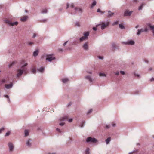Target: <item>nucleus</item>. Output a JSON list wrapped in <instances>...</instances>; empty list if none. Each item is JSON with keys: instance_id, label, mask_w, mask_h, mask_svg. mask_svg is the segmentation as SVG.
<instances>
[{"instance_id": "obj_9", "label": "nucleus", "mask_w": 154, "mask_h": 154, "mask_svg": "<svg viewBox=\"0 0 154 154\" xmlns=\"http://www.w3.org/2000/svg\"><path fill=\"white\" fill-rule=\"evenodd\" d=\"M132 12V11H129L128 10H126L125 12L124 15L125 16H130Z\"/></svg>"}, {"instance_id": "obj_1", "label": "nucleus", "mask_w": 154, "mask_h": 154, "mask_svg": "<svg viewBox=\"0 0 154 154\" xmlns=\"http://www.w3.org/2000/svg\"><path fill=\"white\" fill-rule=\"evenodd\" d=\"M28 64L27 63H26L24 64H23L22 63H21L20 65V68L21 69H18L17 70V77H19L20 76L23 74V72H25L27 70V68L25 67Z\"/></svg>"}, {"instance_id": "obj_55", "label": "nucleus", "mask_w": 154, "mask_h": 154, "mask_svg": "<svg viewBox=\"0 0 154 154\" xmlns=\"http://www.w3.org/2000/svg\"><path fill=\"white\" fill-rule=\"evenodd\" d=\"M4 97L7 98H9V96L8 95H4Z\"/></svg>"}, {"instance_id": "obj_18", "label": "nucleus", "mask_w": 154, "mask_h": 154, "mask_svg": "<svg viewBox=\"0 0 154 154\" xmlns=\"http://www.w3.org/2000/svg\"><path fill=\"white\" fill-rule=\"evenodd\" d=\"M39 51L38 50H36L33 53V56L36 57L38 55Z\"/></svg>"}, {"instance_id": "obj_12", "label": "nucleus", "mask_w": 154, "mask_h": 154, "mask_svg": "<svg viewBox=\"0 0 154 154\" xmlns=\"http://www.w3.org/2000/svg\"><path fill=\"white\" fill-rule=\"evenodd\" d=\"M89 32L88 31L84 32L83 34L84 37H83L80 38H87L89 35Z\"/></svg>"}, {"instance_id": "obj_29", "label": "nucleus", "mask_w": 154, "mask_h": 154, "mask_svg": "<svg viewBox=\"0 0 154 154\" xmlns=\"http://www.w3.org/2000/svg\"><path fill=\"white\" fill-rule=\"evenodd\" d=\"M32 72L34 74H35L36 72V69L35 68H33L32 69Z\"/></svg>"}, {"instance_id": "obj_30", "label": "nucleus", "mask_w": 154, "mask_h": 154, "mask_svg": "<svg viewBox=\"0 0 154 154\" xmlns=\"http://www.w3.org/2000/svg\"><path fill=\"white\" fill-rule=\"evenodd\" d=\"M134 93L135 94H140V91L138 90H136L134 91Z\"/></svg>"}, {"instance_id": "obj_44", "label": "nucleus", "mask_w": 154, "mask_h": 154, "mask_svg": "<svg viewBox=\"0 0 154 154\" xmlns=\"http://www.w3.org/2000/svg\"><path fill=\"white\" fill-rule=\"evenodd\" d=\"M28 45L30 46L33 44V43L32 42H29L28 43Z\"/></svg>"}, {"instance_id": "obj_36", "label": "nucleus", "mask_w": 154, "mask_h": 154, "mask_svg": "<svg viewBox=\"0 0 154 154\" xmlns=\"http://www.w3.org/2000/svg\"><path fill=\"white\" fill-rule=\"evenodd\" d=\"M144 5V4H141L139 8V10H141L142 8V7H143V6Z\"/></svg>"}, {"instance_id": "obj_22", "label": "nucleus", "mask_w": 154, "mask_h": 154, "mask_svg": "<svg viewBox=\"0 0 154 154\" xmlns=\"http://www.w3.org/2000/svg\"><path fill=\"white\" fill-rule=\"evenodd\" d=\"M15 63V62H13L11 63L10 64H9L8 65V67L9 68H11Z\"/></svg>"}, {"instance_id": "obj_5", "label": "nucleus", "mask_w": 154, "mask_h": 154, "mask_svg": "<svg viewBox=\"0 0 154 154\" xmlns=\"http://www.w3.org/2000/svg\"><path fill=\"white\" fill-rule=\"evenodd\" d=\"M109 24V22H107L106 23H105L104 22H102L101 24H100L99 26H100L101 29L103 30L105 29V28L107 26H108Z\"/></svg>"}, {"instance_id": "obj_33", "label": "nucleus", "mask_w": 154, "mask_h": 154, "mask_svg": "<svg viewBox=\"0 0 154 154\" xmlns=\"http://www.w3.org/2000/svg\"><path fill=\"white\" fill-rule=\"evenodd\" d=\"M119 27L120 28L122 29L124 28V26L121 24H120L119 25Z\"/></svg>"}, {"instance_id": "obj_47", "label": "nucleus", "mask_w": 154, "mask_h": 154, "mask_svg": "<svg viewBox=\"0 0 154 154\" xmlns=\"http://www.w3.org/2000/svg\"><path fill=\"white\" fill-rule=\"evenodd\" d=\"M120 72L123 75H124L125 74V73L124 72L122 71H120Z\"/></svg>"}, {"instance_id": "obj_7", "label": "nucleus", "mask_w": 154, "mask_h": 154, "mask_svg": "<svg viewBox=\"0 0 154 154\" xmlns=\"http://www.w3.org/2000/svg\"><path fill=\"white\" fill-rule=\"evenodd\" d=\"M8 146L9 147V151H12L13 150L14 146L13 144L11 142H9L8 143Z\"/></svg>"}, {"instance_id": "obj_21", "label": "nucleus", "mask_w": 154, "mask_h": 154, "mask_svg": "<svg viewBox=\"0 0 154 154\" xmlns=\"http://www.w3.org/2000/svg\"><path fill=\"white\" fill-rule=\"evenodd\" d=\"M108 12V17H111L114 14V13L111 12V11H109Z\"/></svg>"}, {"instance_id": "obj_42", "label": "nucleus", "mask_w": 154, "mask_h": 154, "mask_svg": "<svg viewBox=\"0 0 154 154\" xmlns=\"http://www.w3.org/2000/svg\"><path fill=\"white\" fill-rule=\"evenodd\" d=\"M75 26L79 27L80 26V23L79 22H77L75 23Z\"/></svg>"}, {"instance_id": "obj_61", "label": "nucleus", "mask_w": 154, "mask_h": 154, "mask_svg": "<svg viewBox=\"0 0 154 154\" xmlns=\"http://www.w3.org/2000/svg\"><path fill=\"white\" fill-rule=\"evenodd\" d=\"M69 5L68 4H67V8H66V9H67V8H69Z\"/></svg>"}, {"instance_id": "obj_40", "label": "nucleus", "mask_w": 154, "mask_h": 154, "mask_svg": "<svg viewBox=\"0 0 154 154\" xmlns=\"http://www.w3.org/2000/svg\"><path fill=\"white\" fill-rule=\"evenodd\" d=\"M97 11L98 12H101L102 14H103V13H104V12H102V11H101L100 10V9H98L97 10Z\"/></svg>"}, {"instance_id": "obj_37", "label": "nucleus", "mask_w": 154, "mask_h": 154, "mask_svg": "<svg viewBox=\"0 0 154 154\" xmlns=\"http://www.w3.org/2000/svg\"><path fill=\"white\" fill-rule=\"evenodd\" d=\"M4 130V127H2L0 129V134L2 133Z\"/></svg>"}, {"instance_id": "obj_27", "label": "nucleus", "mask_w": 154, "mask_h": 154, "mask_svg": "<svg viewBox=\"0 0 154 154\" xmlns=\"http://www.w3.org/2000/svg\"><path fill=\"white\" fill-rule=\"evenodd\" d=\"M100 26V25H97L96 26V27H94L93 28V29L94 31H96L97 29V28H98Z\"/></svg>"}, {"instance_id": "obj_60", "label": "nucleus", "mask_w": 154, "mask_h": 154, "mask_svg": "<svg viewBox=\"0 0 154 154\" xmlns=\"http://www.w3.org/2000/svg\"><path fill=\"white\" fill-rule=\"evenodd\" d=\"M112 126L113 127H115L116 126V124H112Z\"/></svg>"}, {"instance_id": "obj_62", "label": "nucleus", "mask_w": 154, "mask_h": 154, "mask_svg": "<svg viewBox=\"0 0 154 154\" xmlns=\"http://www.w3.org/2000/svg\"><path fill=\"white\" fill-rule=\"evenodd\" d=\"M8 103H9L10 102V99L9 98H8Z\"/></svg>"}, {"instance_id": "obj_49", "label": "nucleus", "mask_w": 154, "mask_h": 154, "mask_svg": "<svg viewBox=\"0 0 154 154\" xmlns=\"http://www.w3.org/2000/svg\"><path fill=\"white\" fill-rule=\"evenodd\" d=\"M56 130L58 131V132H60V133H61V130H60V129H59V128H57L56 129Z\"/></svg>"}, {"instance_id": "obj_24", "label": "nucleus", "mask_w": 154, "mask_h": 154, "mask_svg": "<svg viewBox=\"0 0 154 154\" xmlns=\"http://www.w3.org/2000/svg\"><path fill=\"white\" fill-rule=\"evenodd\" d=\"M74 10H75V11H79V12H82V9H81L80 8H75L74 9Z\"/></svg>"}, {"instance_id": "obj_19", "label": "nucleus", "mask_w": 154, "mask_h": 154, "mask_svg": "<svg viewBox=\"0 0 154 154\" xmlns=\"http://www.w3.org/2000/svg\"><path fill=\"white\" fill-rule=\"evenodd\" d=\"M62 82L63 83H66L69 81V79L67 78H64L62 79Z\"/></svg>"}, {"instance_id": "obj_17", "label": "nucleus", "mask_w": 154, "mask_h": 154, "mask_svg": "<svg viewBox=\"0 0 154 154\" xmlns=\"http://www.w3.org/2000/svg\"><path fill=\"white\" fill-rule=\"evenodd\" d=\"M45 68L44 67H40L37 69V71L41 73H43L44 71Z\"/></svg>"}, {"instance_id": "obj_14", "label": "nucleus", "mask_w": 154, "mask_h": 154, "mask_svg": "<svg viewBox=\"0 0 154 154\" xmlns=\"http://www.w3.org/2000/svg\"><path fill=\"white\" fill-rule=\"evenodd\" d=\"M13 85L12 83H11L9 84L5 85V87L7 89H10L13 87Z\"/></svg>"}, {"instance_id": "obj_2", "label": "nucleus", "mask_w": 154, "mask_h": 154, "mask_svg": "<svg viewBox=\"0 0 154 154\" xmlns=\"http://www.w3.org/2000/svg\"><path fill=\"white\" fill-rule=\"evenodd\" d=\"M86 141L87 143H96L97 142V140L94 138L89 137L87 138Z\"/></svg>"}, {"instance_id": "obj_52", "label": "nucleus", "mask_w": 154, "mask_h": 154, "mask_svg": "<svg viewBox=\"0 0 154 154\" xmlns=\"http://www.w3.org/2000/svg\"><path fill=\"white\" fill-rule=\"evenodd\" d=\"M68 41H66V42H65L63 44V45L64 46H65L66 45V44L68 43Z\"/></svg>"}, {"instance_id": "obj_56", "label": "nucleus", "mask_w": 154, "mask_h": 154, "mask_svg": "<svg viewBox=\"0 0 154 154\" xmlns=\"http://www.w3.org/2000/svg\"><path fill=\"white\" fill-rule=\"evenodd\" d=\"M144 62L146 63H148V62H149V61L148 60H144Z\"/></svg>"}, {"instance_id": "obj_6", "label": "nucleus", "mask_w": 154, "mask_h": 154, "mask_svg": "<svg viewBox=\"0 0 154 154\" xmlns=\"http://www.w3.org/2000/svg\"><path fill=\"white\" fill-rule=\"evenodd\" d=\"M147 31V28H145L141 29H138V32L137 33V35H139L141 34L142 33L145 32H146Z\"/></svg>"}, {"instance_id": "obj_41", "label": "nucleus", "mask_w": 154, "mask_h": 154, "mask_svg": "<svg viewBox=\"0 0 154 154\" xmlns=\"http://www.w3.org/2000/svg\"><path fill=\"white\" fill-rule=\"evenodd\" d=\"M118 23V21H117L115 22L114 23H113V25H117Z\"/></svg>"}, {"instance_id": "obj_43", "label": "nucleus", "mask_w": 154, "mask_h": 154, "mask_svg": "<svg viewBox=\"0 0 154 154\" xmlns=\"http://www.w3.org/2000/svg\"><path fill=\"white\" fill-rule=\"evenodd\" d=\"M72 105V103L71 102L69 103L67 105V107H69Z\"/></svg>"}, {"instance_id": "obj_46", "label": "nucleus", "mask_w": 154, "mask_h": 154, "mask_svg": "<svg viewBox=\"0 0 154 154\" xmlns=\"http://www.w3.org/2000/svg\"><path fill=\"white\" fill-rule=\"evenodd\" d=\"M89 150H90V149H89V148H87L85 151L86 152H89Z\"/></svg>"}, {"instance_id": "obj_64", "label": "nucleus", "mask_w": 154, "mask_h": 154, "mask_svg": "<svg viewBox=\"0 0 154 154\" xmlns=\"http://www.w3.org/2000/svg\"><path fill=\"white\" fill-rule=\"evenodd\" d=\"M59 50L60 51H62L63 50L62 49H59Z\"/></svg>"}, {"instance_id": "obj_53", "label": "nucleus", "mask_w": 154, "mask_h": 154, "mask_svg": "<svg viewBox=\"0 0 154 154\" xmlns=\"http://www.w3.org/2000/svg\"><path fill=\"white\" fill-rule=\"evenodd\" d=\"M119 72L118 71H117L115 73V74L117 75H119Z\"/></svg>"}, {"instance_id": "obj_11", "label": "nucleus", "mask_w": 154, "mask_h": 154, "mask_svg": "<svg viewBox=\"0 0 154 154\" xmlns=\"http://www.w3.org/2000/svg\"><path fill=\"white\" fill-rule=\"evenodd\" d=\"M83 49L85 50H88V43L86 42L83 45Z\"/></svg>"}, {"instance_id": "obj_58", "label": "nucleus", "mask_w": 154, "mask_h": 154, "mask_svg": "<svg viewBox=\"0 0 154 154\" xmlns=\"http://www.w3.org/2000/svg\"><path fill=\"white\" fill-rule=\"evenodd\" d=\"M106 127L107 128H110V126L109 125H107L106 126Z\"/></svg>"}, {"instance_id": "obj_8", "label": "nucleus", "mask_w": 154, "mask_h": 154, "mask_svg": "<svg viewBox=\"0 0 154 154\" xmlns=\"http://www.w3.org/2000/svg\"><path fill=\"white\" fill-rule=\"evenodd\" d=\"M125 45H133L134 44V42L132 40H131L130 41L127 42H122Z\"/></svg>"}, {"instance_id": "obj_23", "label": "nucleus", "mask_w": 154, "mask_h": 154, "mask_svg": "<svg viewBox=\"0 0 154 154\" xmlns=\"http://www.w3.org/2000/svg\"><path fill=\"white\" fill-rule=\"evenodd\" d=\"M111 138L110 137H108L107 139L106 140V144H108L109 143V142L111 141Z\"/></svg>"}, {"instance_id": "obj_28", "label": "nucleus", "mask_w": 154, "mask_h": 154, "mask_svg": "<svg viewBox=\"0 0 154 154\" xmlns=\"http://www.w3.org/2000/svg\"><path fill=\"white\" fill-rule=\"evenodd\" d=\"M96 4V2L95 1H94L93 3H92V5L91 6V8H92L94 6H95Z\"/></svg>"}, {"instance_id": "obj_34", "label": "nucleus", "mask_w": 154, "mask_h": 154, "mask_svg": "<svg viewBox=\"0 0 154 154\" xmlns=\"http://www.w3.org/2000/svg\"><path fill=\"white\" fill-rule=\"evenodd\" d=\"M99 76H106V75L104 73H99Z\"/></svg>"}, {"instance_id": "obj_3", "label": "nucleus", "mask_w": 154, "mask_h": 154, "mask_svg": "<svg viewBox=\"0 0 154 154\" xmlns=\"http://www.w3.org/2000/svg\"><path fill=\"white\" fill-rule=\"evenodd\" d=\"M5 22L10 26H14V25H17L18 24L17 22H15L14 23L11 22L8 19H5Z\"/></svg>"}, {"instance_id": "obj_51", "label": "nucleus", "mask_w": 154, "mask_h": 154, "mask_svg": "<svg viewBox=\"0 0 154 154\" xmlns=\"http://www.w3.org/2000/svg\"><path fill=\"white\" fill-rule=\"evenodd\" d=\"M70 7H71V8H74V4L73 3H72V4H71Z\"/></svg>"}, {"instance_id": "obj_31", "label": "nucleus", "mask_w": 154, "mask_h": 154, "mask_svg": "<svg viewBox=\"0 0 154 154\" xmlns=\"http://www.w3.org/2000/svg\"><path fill=\"white\" fill-rule=\"evenodd\" d=\"M85 123V122H82L80 125V127L81 128H83L84 127V125Z\"/></svg>"}, {"instance_id": "obj_50", "label": "nucleus", "mask_w": 154, "mask_h": 154, "mask_svg": "<svg viewBox=\"0 0 154 154\" xmlns=\"http://www.w3.org/2000/svg\"><path fill=\"white\" fill-rule=\"evenodd\" d=\"M72 119H69L68 121L69 122H72Z\"/></svg>"}, {"instance_id": "obj_26", "label": "nucleus", "mask_w": 154, "mask_h": 154, "mask_svg": "<svg viewBox=\"0 0 154 154\" xmlns=\"http://www.w3.org/2000/svg\"><path fill=\"white\" fill-rule=\"evenodd\" d=\"M134 74L135 76L137 77L138 78H140V75L136 73L135 72H134Z\"/></svg>"}, {"instance_id": "obj_39", "label": "nucleus", "mask_w": 154, "mask_h": 154, "mask_svg": "<svg viewBox=\"0 0 154 154\" xmlns=\"http://www.w3.org/2000/svg\"><path fill=\"white\" fill-rule=\"evenodd\" d=\"M92 111V109H90L88 112L87 114H88L90 113Z\"/></svg>"}, {"instance_id": "obj_57", "label": "nucleus", "mask_w": 154, "mask_h": 154, "mask_svg": "<svg viewBox=\"0 0 154 154\" xmlns=\"http://www.w3.org/2000/svg\"><path fill=\"white\" fill-rule=\"evenodd\" d=\"M36 34L34 33V34H33V36L32 37L33 38H35L36 37Z\"/></svg>"}, {"instance_id": "obj_54", "label": "nucleus", "mask_w": 154, "mask_h": 154, "mask_svg": "<svg viewBox=\"0 0 154 154\" xmlns=\"http://www.w3.org/2000/svg\"><path fill=\"white\" fill-rule=\"evenodd\" d=\"M98 58L100 59H103V57L100 56H98Z\"/></svg>"}, {"instance_id": "obj_45", "label": "nucleus", "mask_w": 154, "mask_h": 154, "mask_svg": "<svg viewBox=\"0 0 154 154\" xmlns=\"http://www.w3.org/2000/svg\"><path fill=\"white\" fill-rule=\"evenodd\" d=\"M150 81L151 82H154V78H152L150 79Z\"/></svg>"}, {"instance_id": "obj_13", "label": "nucleus", "mask_w": 154, "mask_h": 154, "mask_svg": "<svg viewBox=\"0 0 154 154\" xmlns=\"http://www.w3.org/2000/svg\"><path fill=\"white\" fill-rule=\"evenodd\" d=\"M32 141L30 139H29L27 140L26 143L27 146L28 147H30L31 146L32 143L30 142Z\"/></svg>"}, {"instance_id": "obj_32", "label": "nucleus", "mask_w": 154, "mask_h": 154, "mask_svg": "<svg viewBox=\"0 0 154 154\" xmlns=\"http://www.w3.org/2000/svg\"><path fill=\"white\" fill-rule=\"evenodd\" d=\"M47 12V10L46 9H45L42 10V13H46Z\"/></svg>"}, {"instance_id": "obj_16", "label": "nucleus", "mask_w": 154, "mask_h": 154, "mask_svg": "<svg viewBox=\"0 0 154 154\" xmlns=\"http://www.w3.org/2000/svg\"><path fill=\"white\" fill-rule=\"evenodd\" d=\"M28 18V17L26 16H24L22 17L21 18V21L22 22H24L26 21Z\"/></svg>"}, {"instance_id": "obj_35", "label": "nucleus", "mask_w": 154, "mask_h": 154, "mask_svg": "<svg viewBox=\"0 0 154 154\" xmlns=\"http://www.w3.org/2000/svg\"><path fill=\"white\" fill-rule=\"evenodd\" d=\"M112 46L113 49H115L116 48V44L115 43H113L112 44Z\"/></svg>"}, {"instance_id": "obj_20", "label": "nucleus", "mask_w": 154, "mask_h": 154, "mask_svg": "<svg viewBox=\"0 0 154 154\" xmlns=\"http://www.w3.org/2000/svg\"><path fill=\"white\" fill-rule=\"evenodd\" d=\"M25 136L27 137L29 135V131L28 130H25L24 131Z\"/></svg>"}, {"instance_id": "obj_15", "label": "nucleus", "mask_w": 154, "mask_h": 154, "mask_svg": "<svg viewBox=\"0 0 154 154\" xmlns=\"http://www.w3.org/2000/svg\"><path fill=\"white\" fill-rule=\"evenodd\" d=\"M68 118V116H65L62 117L60 118L59 120L60 121H65L67 120Z\"/></svg>"}, {"instance_id": "obj_59", "label": "nucleus", "mask_w": 154, "mask_h": 154, "mask_svg": "<svg viewBox=\"0 0 154 154\" xmlns=\"http://www.w3.org/2000/svg\"><path fill=\"white\" fill-rule=\"evenodd\" d=\"M152 70V68H150L149 69H148V71H151Z\"/></svg>"}, {"instance_id": "obj_63", "label": "nucleus", "mask_w": 154, "mask_h": 154, "mask_svg": "<svg viewBox=\"0 0 154 154\" xmlns=\"http://www.w3.org/2000/svg\"><path fill=\"white\" fill-rule=\"evenodd\" d=\"M88 73H89V74H92V72H88Z\"/></svg>"}, {"instance_id": "obj_10", "label": "nucleus", "mask_w": 154, "mask_h": 154, "mask_svg": "<svg viewBox=\"0 0 154 154\" xmlns=\"http://www.w3.org/2000/svg\"><path fill=\"white\" fill-rule=\"evenodd\" d=\"M85 79L88 80L90 82H92L93 81V79L90 76L87 75L85 76Z\"/></svg>"}, {"instance_id": "obj_48", "label": "nucleus", "mask_w": 154, "mask_h": 154, "mask_svg": "<svg viewBox=\"0 0 154 154\" xmlns=\"http://www.w3.org/2000/svg\"><path fill=\"white\" fill-rule=\"evenodd\" d=\"M65 124V123H59V125L60 126H62Z\"/></svg>"}, {"instance_id": "obj_38", "label": "nucleus", "mask_w": 154, "mask_h": 154, "mask_svg": "<svg viewBox=\"0 0 154 154\" xmlns=\"http://www.w3.org/2000/svg\"><path fill=\"white\" fill-rule=\"evenodd\" d=\"M10 134V131H8L7 132L5 135V136H9Z\"/></svg>"}, {"instance_id": "obj_4", "label": "nucleus", "mask_w": 154, "mask_h": 154, "mask_svg": "<svg viewBox=\"0 0 154 154\" xmlns=\"http://www.w3.org/2000/svg\"><path fill=\"white\" fill-rule=\"evenodd\" d=\"M47 57L46 58V60L49 62H51L52 60L55 59V57H53V54H49L46 55Z\"/></svg>"}, {"instance_id": "obj_25", "label": "nucleus", "mask_w": 154, "mask_h": 154, "mask_svg": "<svg viewBox=\"0 0 154 154\" xmlns=\"http://www.w3.org/2000/svg\"><path fill=\"white\" fill-rule=\"evenodd\" d=\"M6 82V80L5 79H3L1 81H0V84L1 85Z\"/></svg>"}]
</instances>
